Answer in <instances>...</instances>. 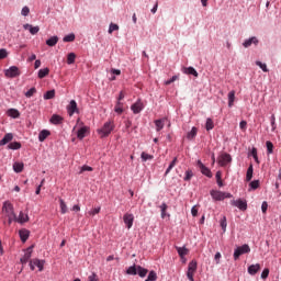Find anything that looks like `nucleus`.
<instances>
[{
    "label": "nucleus",
    "mask_w": 281,
    "mask_h": 281,
    "mask_svg": "<svg viewBox=\"0 0 281 281\" xmlns=\"http://www.w3.org/2000/svg\"><path fill=\"white\" fill-rule=\"evenodd\" d=\"M166 210H168V204L162 203L160 205L161 218H166Z\"/></svg>",
    "instance_id": "nucleus-50"
},
{
    "label": "nucleus",
    "mask_w": 281,
    "mask_h": 281,
    "mask_svg": "<svg viewBox=\"0 0 281 281\" xmlns=\"http://www.w3.org/2000/svg\"><path fill=\"white\" fill-rule=\"evenodd\" d=\"M233 205H235V207H238V210H241V212H245V210H247V202L243 200L233 201Z\"/></svg>",
    "instance_id": "nucleus-15"
},
{
    "label": "nucleus",
    "mask_w": 281,
    "mask_h": 281,
    "mask_svg": "<svg viewBox=\"0 0 281 281\" xmlns=\"http://www.w3.org/2000/svg\"><path fill=\"white\" fill-rule=\"evenodd\" d=\"M218 164L225 167L227 164H232V155L224 153L218 157Z\"/></svg>",
    "instance_id": "nucleus-7"
},
{
    "label": "nucleus",
    "mask_w": 281,
    "mask_h": 281,
    "mask_svg": "<svg viewBox=\"0 0 281 281\" xmlns=\"http://www.w3.org/2000/svg\"><path fill=\"white\" fill-rule=\"evenodd\" d=\"M220 226L223 229V232H227V217L223 216L220 221Z\"/></svg>",
    "instance_id": "nucleus-39"
},
{
    "label": "nucleus",
    "mask_w": 281,
    "mask_h": 281,
    "mask_svg": "<svg viewBox=\"0 0 281 281\" xmlns=\"http://www.w3.org/2000/svg\"><path fill=\"white\" fill-rule=\"evenodd\" d=\"M205 128L206 131H212V128H214V121H212V119L206 120Z\"/></svg>",
    "instance_id": "nucleus-46"
},
{
    "label": "nucleus",
    "mask_w": 281,
    "mask_h": 281,
    "mask_svg": "<svg viewBox=\"0 0 281 281\" xmlns=\"http://www.w3.org/2000/svg\"><path fill=\"white\" fill-rule=\"evenodd\" d=\"M260 271V266L258 263L256 265H251L249 268H248V273H250V276H256V273Z\"/></svg>",
    "instance_id": "nucleus-24"
},
{
    "label": "nucleus",
    "mask_w": 281,
    "mask_h": 281,
    "mask_svg": "<svg viewBox=\"0 0 281 281\" xmlns=\"http://www.w3.org/2000/svg\"><path fill=\"white\" fill-rule=\"evenodd\" d=\"M211 196L214 201H225V199H232V193L212 190Z\"/></svg>",
    "instance_id": "nucleus-3"
},
{
    "label": "nucleus",
    "mask_w": 281,
    "mask_h": 281,
    "mask_svg": "<svg viewBox=\"0 0 281 281\" xmlns=\"http://www.w3.org/2000/svg\"><path fill=\"white\" fill-rule=\"evenodd\" d=\"M44 261L41 259H33L30 261L31 271H34V269H38V271H43Z\"/></svg>",
    "instance_id": "nucleus-9"
},
{
    "label": "nucleus",
    "mask_w": 281,
    "mask_h": 281,
    "mask_svg": "<svg viewBox=\"0 0 281 281\" xmlns=\"http://www.w3.org/2000/svg\"><path fill=\"white\" fill-rule=\"evenodd\" d=\"M155 157L153 156V155H149V154H147L146 151H143L142 154H140V159H142V161H150V160H153Z\"/></svg>",
    "instance_id": "nucleus-34"
},
{
    "label": "nucleus",
    "mask_w": 281,
    "mask_h": 281,
    "mask_svg": "<svg viewBox=\"0 0 281 281\" xmlns=\"http://www.w3.org/2000/svg\"><path fill=\"white\" fill-rule=\"evenodd\" d=\"M68 115H74V113H79L78 111V103L76 100H71L70 103L67 105Z\"/></svg>",
    "instance_id": "nucleus-11"
},
{
    "label": "nucleus",
    "mask_w": 281,
    "mask_h": 281,
    "mask_svg": "<svg viewBox=\"0 0 281 281\" xmlns=\"http://www.w3.org/2000/svg\"><path fill=\"white\" fill-rule=\"evenodd\" d=\"M124 224L126 225L127 229L133 227V223L135 221V215L133 213H125L123 216Z\"/></svg>",
    "instance_id": "nucleus-6"
},
{
    "label": "nucleus",
    "mask_w": 281,
    "mask_h": 281,
    "mask_svg": "<svg viewBox=\"0 0 281 281\" xmlns=\"http://www.w3.org/2000/svg\"><path fill=\"white\" fill-rule=\"evenodd\" d=\"M194 273H196V261L192 260L188 266L187 277L190 281H194Z\"/></svg>",
    "instance_id": "nucleus-5"
},
{
    "label": "nucleus",
    "mask_w": 281,
    "mask_h": 281,
    "mask_svg": "<svg viewBox=\"0 0 281 281\" xmlns=\"http://www.w3.org/2000/svg\"><path fill=\"white\" fill-rule=\"evenodd\" d=\"M236 100V91L232 90L228 93V106L232 109L234 106V101Z\"/></svg>",
    "instance_id": "nucleus-22"
},
{
    "label": "nucleus",
    "mask_w": 281,
    "mask_h": 281,
    "mask_svg": "<svg viewBox=\"0 0 281 281\" xmlns=\"http://www.w3.org/2000/svg\"><path fill=\"white\" fill-rule=\"evenodd\" d=\"M23 162H14L13 164V170L14 172H23Z\"/></svg>",
    "instance_id": "nucleus-38"
},
{
    "label": "nucleus",
    "mask_w": 281,
    "mask_h": 281,
    "mask_svg": "<svg viewBox=\"0 0 281 281\" xmlns=\"http://www.w3.org/2000/svg\"><path fill=\"white\" fill-rule=\"evenodd\" d=\"M14 139V135L12 133H8L4 137L0 140V146H5V144H10V142Z\"/></svg>",
    "instance_id": "nucleus-19"
},
{
    "label": "nucleus",
    "mask_w": 281,
    "mask_h": 281,
    "mask_svg": "<svg viewBox=\"0 0 281 281\" xmlns=\"http://www.w3.org/2000/svg\"><path fill=\"white\" fill-rule=\"evenodd\" d=\"M114 111L119 115H122L124 113V104L121 101H117Z\"/></svg>",
    "instance_id": "nucleus-25"
},
{
    "label": "nucleus",
    "mask_w": 281,
    "mask_h": 281,
    "mask_svg": "<svg viewBox=\"0 0 281 281\" xmlns=\"http://www.w3.org/2000/svg\"><path fill=\"white\" fill-rule=\"evenodd\" d=\"M34 93H36V88H31L26 93L25 95L27 98H32V95H34Z\"/></svg>",
    "instance_id": "nucleus-58"
},
{
    "label": "nucleus",
    "mask_w": 281,
    "mask_h": 281,
    "mask_svg": "<svg viewBox=\"0 0 281 281\" xmlns=\"http://www.w3.org/2000/svg\"><path fill=\"white\" fill-rule=\"evenodd\" d=\"M222 177H223V172L217 171L216 175H215V179H216L217 186L220 188H223V179H222Z\"/></svg>",
    "instance_id": "nucleus-41"
},
{
    "label": "nucleus",
    "mask_w": 281,
    "mask_h": 281,
    "mask_svg": "<svg viewBox=\"0 0 281 281\" xmlns=\"http://www.w3.org/2000/svg\"><path fill=\"white\" fill-rule=\"evenodd\" d=\"M192 177H194V173L192 172V170H187L184 181H190V179H192Z\"/></svg>",
    "instance_id": "nucleus-54"
},
{
    "label": "nucleus",
    "mask_w": 281,
    "mask_h": 281,
    "mask_svg": "<svg viewBox=\"0 0 281 281\" xmlns=\"http://www.w3.org/2000/svg\"><path fill=\"white\" fill-rule=\"evenodd\" d=\"M8 148H9L10 150H19V149H21V143H19V142L10 143V144L8 145Z\"/></svg>",
    "instance_id": "nucleus-36"
},
{
    "label": "nucleus",
    "mask_w": 281,
    "mask_h": 281,
    "mask_svg": "<svg viewBox=\"0 0 281 281\" xmlns=\"http://www.w3.org/2000/svg\"><path fill=\"white\" fill-rule=\"evenodd\" d=\"M239 128L244 132L247 131V121H241L239 123Z\"/></svg>",
    "instance_id": "nucleus-61"
},
{
    "label": "nucleus",
    "mask_w": 281,
    "mask_h": 281,
    "mask_svg": "<svg viewBox=\"0 0 281 281\" xmlns=\"http://www.w3.org/2000/svg\"><path fill=\"white\" fill-rule=\"evenodd\" d=\"M50 124H63V116H60L58 114H54L50 117Z\"/></svg>",
    "instance_id": "nucleus-26"
},
{
    "label": "nucleus",
    "mask_w": 281,
    "mask_h": 281,
    "mask_svg": "<svg viewBox=\"0 0 281 281\" xmlns=\"http://www.w3.org/2000/svg\"><path fill=\"white\" fill-rule=\"evenodd\" d=\"M175 166H177V158H173V160L170 162L169 167L167 168L165 175H169L170 170H172V168H175Z\"/></svg>",
    "instance_id": "nucleus-48"
},
{
    "label": "nucleus",
    "mask_w": 281,
    "mask_h": 281,
    "mask_svg": "<svg viewBox=\"0 0 281 281\" xmlns=\"http://www.w3.org/2000/svg\"><path fill=\"white\" fill-rule=\"evenodd\" d=\"M76 63V53H69L67 56V65H74Z\"/></svg>",
    "instance_id": "nucleus-37"
},
{
    "label": "nucleus",
    "mask_w": 281,
    "mask_h": 281,
    "mask_svg": "<svg viewBox=\"0 0 281 281\" xmlns=\"http://www.w3.org/2000/svg\"><path fill=\"white\" fill-rule=\"evenodd\" d=\"M23 27L24 30H29L30 34H32L33 36L35 34H38V32H41V27L32 26V24H24Z\"/></svg>",
    "instance_id": "nucleus-14"
},
{
    "label": "nucleus",
    "mask_w": 281,
    "mask_h": 281,
    "mask_svg": "<svg viewBox=\"0 0 281 281\" xmlns=\"http://www.w3.org/2000/svg\"><path fill=\"white\" fill-rule=\"evenodd\" d=\"M178 76H173L172 78H170L169 80L165 81V85L168 86V85H172V82H175L176 80H178Z\"/></svg>",
    "instance_id": "nucleus-62"
},
{
    "label": "nucleus",
    "mask_w": 281,
    "mask_h": 281,
    "mask_svg": "<svg viewBox=\"0 0 281 281\" xmlns=\"http://www.w3.org/2000/svg\"><path fill=\"white\" fill-rule=\"evenodd\" d=\"M166 124V119H160L155 121L156 131H161Z\"/></svg>",
    "instance_id": "nucleus-27"
},
{
    "label": "nucleus",
    "mask_w": 281,
    "mask_h": 281,
    "mask_svg": "<svg viewBox=\"0 0 281 281\" xmlns=\"http://www.w3.org/2000/svg\"><path fill=\"white\" fill-rule=\"evenodd\" d=\"M2 212L8 218L9 225H12L13 221H16V214L14 213V205L10 201H5L2 205Z\"/></svg>",
    "instance_id": "nucleus-1"
},
{
    "label": "nucleus",
    "mask_w": 281,
    "mask_h": 281,
    "mask_svg": "<svg viewBox=\"0 0 281 281\" xmlns=\"http://www.w3.org/2000/svg\"><path fill=\"white\" fill-rule=\"evenodd\" d=\"M126 273L128 276H137V266H131L127 270Z\"/></svg>",
    "instance_id": "nucleus-42"
},
{
    "label": "nucleus",
    "mask_w": 281,
    "mask_h": 281,
    "mask_svg": "<svg viewBox=\"0 0 281 281\" xmlns=\"http://www.w3.org/2000/svg\"><path fill=\"white\" fill-rule=\"evenodd\" d=\"M186 74H188L189 76H194L195 78H199V72L196 71V69H194V67L187 68Z\"/></svg>",
    "instance_id": "nucleus-40"
},
{
    "label": "nucleus",
    "mask_w": 281,
    "mask_h": 281,
    "mask_svg": "<svg viewBox=\"0 0 281 281\" xmlns=\"http://www.w3.org/2000/svg\"><path fill=\"white\" fill-rule=\"evenodd\" d=\"M196 133H199V130L196 127H192L187 134V139H194V137H196Z\"/></svg>",
    "instance_id": "nucleus-31"
},
{
    "label": "nucleus",
    "mask_w": 281,
    "mask_h": 281,
    "mask_svg": "<svg viewBox=\"0 0 281 281\" xmlns=\"http://www.w3.org/2000/svg\"><path fill=\"white\" fill-rule=\"evenodd\" d=\"M268 155H273V143L271 140L266 142Z\"/></svg>",
    "instance_id": "nucleus-45"
},
{
    "label": "nucleus",
    "mask_w": 281,
    "mask_h": 281,
    "mask_svg": "<svg viewBox=\"0 0 281 281\" xmlns=\"http://www.w3.org/2000/svg\"><path fill=\"white\" fill-rule=\"evenodd\" d=\"M137 274L139 278H146L148 274V269L143 268L142 266H137Z\"/></svg>",
    "instance_id": "nucleus-30"
},
{
    "label": "nucleus",
    "mask_w": 281,
    "mask_h": 281,
    "mask_svg": "<svg viewBox=\"0 0 281 281\" xmlns=\"http://www.w3.org/2000/svg\"><path fill=\"white\" fill-rule=\"evenodd\" d=\"M261 278H262V280H267V278H269V269L268 268L263 269V271L261 273Z\"/></svg>",
    "instance_id": "nucleus-59"
},
{
    "label": "nucleus",
    "mask_w": 281,
    "mask_h": 281,
    "mask_svg": "<svg viewBox=\"0 0 281 281\" xmlns=\"http://www.w3.org/2000/svg\"><path fill=\"white\" fill-rule=\"evenodd\" d=\"M34 249V246H31L29 247L26 250H25V254L24 256L20 259V262L22 265H27V262H30V258H32V251Z\"/></svg>",
    "instance_id": "nucleus-10"
},
{
    "label": "nucleus",
    "mask_w": 281,
    "mask_h": 281,
    "mask_svg": "<svg viewBox=\"0 0 281 281\" xmlns=\"http://www.w3.org/2000/svg\"><path fill=\"white\" fill-rule=\"evenodd\" d=\"M8 115H9L10 117L16 119V117H20V116H21V113H20L19 110H16V109H10V110L8 111Z\"/></svg>",
    "instance_id": "nucleus-33"
},
{
    "label": "nucleus",
    "mask_w": 281,
    "mask_h": 281,
    "mask_svg": "<svg viewBox=\"0 0 281 281\" xmlns=\"http://www.w3.org/2000/svg\"><path fill=\"white\" fill-rule=\"evenodd\" d=\"M13 221H16L18 223L23 224V223H27V221H30V217L27 216V214L20 212L19 218L13 220Z\"/></svg>",
    "instance_id": "nucleus-21"
},
{
    "label": "nucleus",
    "mask_w": 281,
    "mask_h": 281,
    "mask_svg": "<svg viewBox=\"0 0 281 281\" xmlns=\"http://www.w3.org/2000/svg\"><path fill=\"white\" fill-rule=\"evenodd\" d=\"M257 67H260L265 74L269 72V68H267V64H262V61H256Z\"/></svg>",
    "instance_id": "nucleus-49"
},
{
    "label": "nucleus",
    "mask_w": 281,
    "mask_h": 281,
    "mask_svg": "<svg viewBox=\"0 0 281 281\" xmlns=\"http://www.w3.org/2000/svg\"><path fill=\"white\" fill-rule=\"evenodd\" d=\"M22 16H27L30 14V8L29 7H23L21 11Z\"/></svg>",
    "instance_id": "nucleus-60"
},
{
    "label": "nucleus",
    "mask_w": 281,
    "mask_h": 281,
    "mask_svg": "<svg viewBox=\"0 0 281 281\" xmlns=\"http://www.w3.org/2000/svg\"><path fill=\"white\" fill-rule=\"evenodd\" d=\"M49 76V68H43L38 70V78L43 79Z\"/></svg>",
    "instance_id": "nucleus-35"
},
{
    "label": "nucleus",
    "mask_w": 281,
    "mask_h": 281,
    "mask_svg": "<svg viewBox=\"0 0 281 281\" xmlns=\"http://www.w3.org/2000/svg\"><path fill=\"white\" fill-rule=\"evenodd\" d=\"M19 236L22 240V243H26L27 238H30V231L23 228L19 231Z\"/></svg>",
    "instance_id": "nucleus-17"
},
{
    "label": "nucleus",
    "mask_w": 281,
    "mask_h": 281,
    "mask_svg": "<svg viewBox=\"0 0 281 281\" xmlns=\"http://www.w3.org/2000/svg\"><path fill=\"white\" fill-rule=\"evenodd\" d=\"M270 122H271L272 131H276V115L274 114L271 115Z\"/></svg>",
    "instance_id": "nucleus-63"
},
{
    "label": "nucleus",
    "mask_w": 281,
    "mask_h": 281,
    "mask_svg": "<svg viewBox=\"0 0 281 281\" xmlns=\"http://www.w3.org/2000/svg\"><path fill=\"white\" fill-rule=\"evenodd\" d=\"M64 43H74L76 41V34L70 33L63 38Z\"/></svg>",
    "instance_id": "nucleus-32"
},
{
    "label": "nucleus",
    "mask_w": 281,
    "mask_h": 281,
    "mask_svg": "<svg viewBox=\"0 0 281 281\" xmlns=\"http://www.w3.org/2000/svg\"><path fill=\"white\" fill-rule=\"evenodd\" d=\"M90 216H95V214H100V207L92 209L91 211L88 212Z\"/></svg>",
    "instance_id": "nucleus-57"
},
{
    "label": "nucleus",
    "mask_w": 281,
    "mask_h": 281,
    "mask_svg": "<svg viewBox=\"0 0 281 281\" xmlns=\"http://www.w3.org/2000/svg\"><path fill=\"white\" fill-rule=\"evenodd\" d=\"M251 156L254 157L255 161L257 164H259V161H258V149H256V147L252 148Z\"/></svg>",
    "instance_id": "nucleus-56"
},
{
    "label": "nucleus",
    "mask_w": 281,
    "mask_h": 281,
    "mask_svg": "<svg viewBox=\"0 0 281 281\" xmlns=\"http://www.w3.org/2000/svg\"><path fill=\"white\" fill-rule=\"evenodd\" d=\"M249 187L252 189V190H258V188H260V180H254L249 183Z\"/></svg>",
    "instance_id": "nucleus-47"
},
{
    "label": "nucleus",
    "mask_w": 281,
    "mask_h": 281,
    "mask_svg": "<svg viewBox=\"0 0 281 281\" xmlns=\"http://www.w3.org/2000/svg\"><path fill=\"white\" fill-rule=\"evenodd\" d=\"M59 207H60V213L61 214H67V212L69 211L67 209V203L63 199H59Z\"/></svg>",
    "instance_id": "nucleus-29"
},
{
    "label": "nucleus",
    "mask_w": 281,
    "mask_h": 281,
    "mask_svg": "<svg viewBox=\"0 0 281 281\" xmlns=\"http://www.w3.org/2000/svg\"><path fill=\"white\" fill-rule=\"evenodd\" d=\"M131 110L135 114L142 113V111H144V103H142V101H137L131 106Z\"/></svg>",
    "instance_id": "nucleus-13"
},
{
    "label": "nucleus",
    "mask_w": 281,
    "mask_h": 281,
    "mask_svg": "<svg viewBox=\"0 0 281 281\" xmlns=\"http://www.w3.org/2000/svg\"><path fill=\"white\" fill-rule=\"evenodd\" d=\"M115 128V124L113 123V121H108L103 124V126L98 130L99 135H101V137H109V135H111V133H113V130Z\"/></svg>",
    "instance_id": "nucleus-2"
},
{
    "label": "nucleus",
    "mask_w": 281,
    "mask_h": 281,
    "mask_svg": "<svg viewBox=\"0 0 281 281\" xmlns=\"http://www.w3.org/2000/svg\"><path fill=\"white\" fill-rule=\"evenodd\" d=\"M177 251H178L180 258H183V256H188V249L186 247H178Z\"/></svg>",
    "instance_id": "nucleus-44"
},
{
    "label": "nucleus",
    "mask_w": 281,
    "mask_h": 281,
    "mask_svg": "<svg viewBox=\"0 0 281 281\" xmlns=\"http://www.w3.org/2000/svg\"><path fill=\"white\" fill-rule=\"evenodd\" d=\"M82 172H93V168L85 165L81 167L80 175H82Z\"/></svg>",
    "instance_id": "nucleus-53"
},
{
    "label": "nucleus",
    "mask_w": 281,
    "mask_h": 281,
    "mask_svg": "<svg viewBox=\"0 0 281 281\" xmlns=\"http://www.w3.org/2000/svg\"><path fill=\"white\" fill-rule=\"evenodd\" d=\"M56 95L55 90H49L44 94V100H52Z\"/></svg>",
    "instance_id": "nucleus-43"
},
{
    "label": "nucleus",
    "mask_w": 281,
    "mask_h": 281,
    "mask_svg": "<svg viewBox=\"0 0 281 281\" xmlns=\"http://www.w3.org/2000/svg\"><path fill=\"white\" fill-rule=\"evenodd\" d=\"M3 58H8V50L4 48L0 49V60H3Z\"/></svg>",
    "instance_id": "nucleus-55"
},
{
    "label": "nucleus",
    "mask_w": 281,
    "mask_h": 281,
    "mask_svg": "<svg viewBox=\"0 0 281 281\" xmlns=\"http://www.w3.org/2000/svg\"><path fill=\"white\" fill-rule=\"evenodd\" d=\"M87 133H89V127L82 126L77 132L78 139H85L87 137Z\"/></svg>",
    "instance_id": "nucleus-16"
},
{
    "label": "nucleus",
    "mask_w": 281,
    "mask_h": 281,
    "mask_svg": "<svg viewBox=\"0 0 281 281\" xmlns=\"http://www.w3.org/2000/svg\"><path fill=\"white\" fill-rule=\"evenodd\" d=\"M88 281H98V277L95 274H92L88 278Z\"/></svg>",
    "instance_id": "nucleus-64"
},
{
    "label": "nucleus",
    "mask_w": 281,
    "mask_h": 281,
    "mask_svg": "<svg viewBox=\"0 0 281 281\" xmlns=\"http://www.w3.org/2000/svg\"><path fill=\"white\" fill-rule=\"evenodd\" d=\"M254 179V165H250L246 172V181H251Z\"/></svg>",
    "instance_id": "nucleus-28"
},
{
    "label": "nucleus",
    "mask_w": 281,
    "mask_h": 281,
    "mask_svg": "<svg viewBox=\"0 0 281 281\" xmlns=\"http://www.w3.org/2000/svg\"><path fill=\"white\" fill-rule=\"evenodd\" d=\"M147 280L149 281H157V272H155L154 270H151L147 277Z\"/></svg>",
    "instance_id": "nucleus-52"
},
{
    "label": "nucleus",
    "mask_w": 281,
    "mask_h": 281,
    "mask_svg": "<svg viewBox=\"0 0 281 281\" xmlns=\"http://www.w3.org/2000/svg\"><path fill=\"white\" fill-rule=\"evenodd\" d=\"M58 43V36H52L46 41V45H48V47H56Z\"/></svg>",
    "instance_id": "nucleus-23"
},
{
    "label": "nucleus",
    "mask_w": 281,
    "mask_h": 281,
    "mask_svg": "<svg viewBox=\"0 0 281 281\" xmlns=\"http://www.w3.org/2000/svg\"><path fill=\"white\" fill-rule=\"evenodd\" d=\"M5 76L7 78H16V76H21L19 67L11 66L9 69L5 70Z\"/></svg>",
    "instance_id": "nucleus-8"
},
{
    "label": "nucleus",
    "mask_w": 281,
    "mask_h": 281,
    "mask_svg": "<svg viewBox=\"0 0 281 281\" xmlns=\"http://www.w3.org/2000/svg\"><path fill=\"white\" fill-rule=\"evenodd\" d=\"M49 135H52V133L49 131L43 130L38 134V140L40 142H44V140H46L49 137Z\"/></svg>",
    "instance_id": "nucleus-20"
},
{
    "label": "nucleus",
    "mask_w": 281,
    "mask_h": 281,
    "mask_svg": "<svg viewBox=\"0 0 281 281\" xmlns=\"http://www.w3.org/2000/svg\"><path fill=\"white\" fill-rule=\"evenodd\" d=\"M120 30V26L117 24L111 23L109 27V34H113V32H117Z\"/></svg>",
    "instance_id": "nucleus-51"
},
{
    "label": "nucleus",
    "mask_w": 281,
    "mask_h": 281,
    "mask_svg": "<svg viewBox=\"0 0 281 281\" xmlns=\"http://www.w3.org/2000/svg\"><path fill=\"white\" fill-rule=\"evenodd\" d=\"M198 168H200L202 175H204L205 177H209L211 179L212 171L210 170V168L205 167V165H203L201 162V160H198Z\"/></svg>",
    "instance_id": "nucleus-12"
},
{
    "label": "nucleus",
    "mask_w": 281,
    "mask_h": 281,
    "mask_svg": "<svg viewBox=\"0 0 281 281\" xmlns=\"http://www.w3.org/2000/svg\"><path fill=\"white\" fill-rule=\"evenodd\" d=\"M251 251V248L249 247V245L244 244L243 246H239L235 249L233 258L234 260H238V258H240V256L245 255V254H249Z\"/></svg>",
    "instance_id": "nucleus-4"
},
{
    "label": "nucleus",
    "mask_w": 281,
    "mask_h": 281,
    "mask_svg": "<svg viewBox=\"0 0 281 281\" xmlns=\"http://www.w3.org/2000/svg\"><path fill=\"white\" fill-rule=\"evenodd\" d=\"M251 45H258V37H250L243 43V46L246 48L251 47Z\"/></svg>",
    "instance_id": "nucleus-18"
}]
</instances>
